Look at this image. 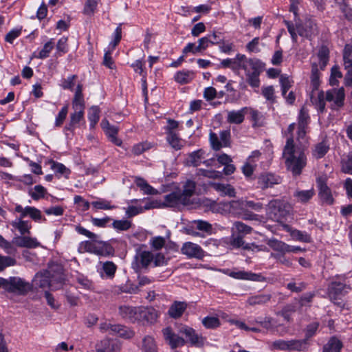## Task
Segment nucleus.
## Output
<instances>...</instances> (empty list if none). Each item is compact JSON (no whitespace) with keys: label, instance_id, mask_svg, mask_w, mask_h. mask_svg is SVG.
<instances>
[{"label":"nucleus","instance_id":"f257e3e1","mask_svg":"<svg viewBox=\"0 0 352 352\" xmlns=\"http://www.w3.org/2000/svg\"><path fill=\"white\" fill-rule=\"evenodd\" d=\"M295 127L296 124L292 123L289 125L287 131L284 133L287 137V141L283 148V157L287 169L294 176H298L301 174L302 169L307 165V157L304 148L296 146L294 144L293 132Z\"/></svg>","mask_w":352,"mask_h":352},{"label":"nucleus","instance_id":"f03ea898","mask_svg":"<svg viewBox=\"0 0 352 352\" xmlns=\"http://www.w3.org/2000/svg\"><path fill=\"white\" fill-rule=\"evenodd\" d=\"M344 98L343 87L331 89L326 93L322 91H319L317 93L312 91L311 96L312 103L320 112H323L325 109V101L331 102L332 109H338L343 106Z\"/></svg>","mask_w":352,"mask_h":352},{"label":"nucleus","instance_id":"7ed1b4c3","mask_svg":"<svg viewBox=\"0 0 352 352\" xmlns=\"http://www.w3.org/2000/svg\"><path fill=\"white\" fill-rule=\"evenodd\" d=\"M329 49L322 46L318 51L316 60H314L311 63V82L313 86V91L314 93H317L316 91L318 89L320 85V70H324L326 67L329 61Z\"/></svg>","mask_w":352,"mask_h":352},{"label":"nucleus","instance_id":"20e7f679","mask_svg":"<svg viewBox=\"0 0 352 352\" xmlns=\"http://www.w3.org/2000/svg\"><path fill=\"white\" fill-rule=\"evenodd\" d=\"M285 24L294 42L297 41V34L306 38H311L318 32L316 24L310 19L305 20L302 23H297L296 27L289 21H285Z\"/></svg>","mask_w":352,"mask_h":352},{"label":"nucleus","instance_id":"39448f33","mask_svg":"<svg viewBox=\"0 0 352 352\" xmlns=\"http://www.w3.org/2000/svg\"><path fill=\"white\" fill-rule=\"evenodd\" d=\"M290 208L287 203L279 199H274L267 206V214L274 221H281L289 214Z\"/></svg>","mask_w":352,"mask_h":352},{"label":"nucleus","instance_id":"423d86ee","mask_svg":"<svg viewBox=\"0 0 352 352\" xmlns=\"http://www.w3.org/2000/svg\"><path fill=\"white\" fill-rule=\"evenodd\" d=\"M99 329L102 333H107L111 335H118L124 338H130L133 336V332L126 327L108 322H101Z\"/></svg>","mask_w":352,"mask_h":352},{"label":"nucleus","instance_id":"0eeeda50","mask_svg":"<svg viewBox=\"0 0 352 352\" xmlns=\"http://www.w3.org/2000/svg\"><path fill=\"white\" fill-rule=\"evenodd\" d=\"M236 60L238 61L239 67H242L246 75L261 72V63L257 59H248L245 55L237 54Z\"/></svg>","mask_w":352,"mask_h":352},{"label":"nucleus","instance_id":"6e6552de","mask_svg":"<svg viewBox=\"0 0 352 352\" xmlns=\"http://www.w3.org/2000/svg\"><path fill=\"white\" fill-rule=\"evenodd\" d=\"M181 253L188 258L203 259L206 252L202 248L195 243L187 241L182 244Z\"/></svg>","mask_w":352,"mask_h":352},{"label":"nucleus","instance_id":"1a4fd4ad","mask_svg":"<svg viewBox=\"0 0 352 352\" xmlns=\"http://www.w3.org/2000/svg\"><path fill=\"white\" fill-rule=\"evenodd\" d=\"M274 349L280 350H304L307 346L306 340H278L272 343Z\"/></svg>","mask_w":352,"mask_h":352},{"label":"nucleus","instance_id":"9d476101","mask_svg":"<svg viewBox=\"0 0 352 352\" xmlns=\"http://www.w3.org/2000/svg\"><path fill=\"white\" fill-rule=\"evenodd\" d=\"M166 342L172 349L182 347L185 345L186 341L179 335L176 334L171 327H166L162 331Z\"/></svg>","mask_w":352,"mask_h":352},{"label":"nucleus","instance_id":"9b49d317","mask_svg":"<svg viewBox=\"0 0 352 352\" xmlns=\"http://www.w3.org/2000/svg\"><path fill=\"white\" fill-rule=\"evenodd\" d=\"M154 258V254L149 251H142L137 254L131 263L132 268L136 272L146 268Z\"/></svg>","mask_w":352,"mask_h":352},{"label":"nucleus","instance_id":"f8f14e48","mask_svg":"<svg viewBox=\"0 0 352 352\" xmlns=\"http://www.w3.org/2000/svg\"><path fill=\"white\" fill-rule=\"evenodd\" d=\"M179 333L184 335L187 339L186 341L190 342L192 346L201 347L204 345L205 338L196 333L192 327L184 326L180 328Z\"/></svg>","mask_w":352,"mask_h":352},{"label":"nucleus","instance_id":"ddd939ff","mask_svg":"<svg viewBox=\"0 0 352 352\" xmlns=\"http://www.w3.org/2000/svg\"><path fill=\"white\" fill-rule=\"evenodd\" d=\"M350 289V287L346 284L334 281L330 285L328 294L330 299L334 303L339 304L337 300L340 299L341 297L345 295Z\"/></svg>","mask_w":352,"mask_h":352},{"label":"nucleus","instance_id":"4468645a","mask_svg":"<svg viewBox=\"0 0 352 352\" xmlns=\"http://www.w3.org/2000/svg\"><path fill=\"white\" fill-rule=\"evenodd\" d=\"M159 316L158 311L153 307H140L138 322L153 324L157 321Z\"/></svg>","mask_w":352,"mask_h":352},{"label":"nucleus","instance_id":"2eb2a0df","mask_svg":"<svg viewBox=\"0 0 352 352\" xmlns=\"http://www.w3.org/2000/svg\"><path fill=\"white\" fill-rule=\"evenodd\" d=\"M164 204L168 207L188 206L189 204L182 193L181 190L172 192L164 196Z\"/></svg>","mask_w":352,"mask_h":352},{"label":"nucleus","instance_id":"dca6fc26","mask_svg":"<svg viewBox=\"0 0 352 352\" xmlns=\"http://www.w3.org/2000/svg\"><path fill=\"white\" fill-rule=\"evenodd\" d=\"M96 352H120V343L114 339L104 338L96 343Z\"/></svg>","mask_w":352,"mask_h":352},{"label":"nucleus","instance_id":"f3484780","mask_svg":"<svg viewBox=\"0 0 352 352\" xmlns=\"http://www.w3.org/2000/svg\"><path fill=\"white\" fill-rule=\"evenodd\" d=\"M327 177L322 175L317 178V184L319 188V195L323 202L327 204H332L333 198L330 188L327 185Z\"/></svg>","mask_w":352,"mask_h":352},{"label":"nucleus","instance_id":"a211bd4d","mask_svg":"<svg viewBox=\"0 0 352 352\" xmlns=\"http://www.w3.org/2000/svg\"><path fill=\"white\" fill-rule=\"evenodd\" d=\"M8 292L23 294L30 289V284L19 277H10L8 279Z\"/></svg>","mask_w":352,"mask_h":352},{"label":"nucleus","instance_id":"6ab92c4d","mask_svg":"<svg viewBox=\"0 0 352 352\" xmlns=\"http://www.w3.org/2000/svg\"><path fill=\"white\" fill-rule=\"evenodd\" d=\"M100 125L109 140L116 146H121L122 141L117 137L118 128L116 126L111 125L109 121L106 119L102 120Z\"/></svg>","mask_w":352,"mask_h":352},{"label":"nucleus","instance_id":"aec40b11","mask_svg":"<svg viewBox=\"0 0 352 352\" xmlns=\"http://www.w3.org/2000/svg\"><path fill=\"white\" fill-rule=\"evenodd\" d=\"M50 273L45 270L38 272L32 280V287L35 289H46L51 285Z\"/></svg>","mask_w":352,"mask_h":352},{"label":"nucleus","instance_id":"412c9836","mask_svg":"<svg viewBox=\"0 0 352 352\" xmlns=\"http://www.w3.org/2000/svg\"><path fill=\"white\" fill-rule=\"evenodd\" d=\"M229 276L235 279L247 280L261 282L264 280V277L260 274H255L251 272L242 270L232 271L229 273Z\"/></svg>","mask_w":352,"mask_h":352},{"label":"nucleus","instance_id":"4be33fe9","mask_svg":"<svg viewBox=\"0 0 352 352\" xmlns=\"http://www.w3.org/2000/svg\"><path fill=\"white\" fill-rule=\"evenodd\" d=\"M139 307H131L128 305H122L119 307V314L125 319L132 322H138Z\"/></svg>","mask_w":352,"mask_h":352},{"label":"nucleus","instance_id":"5701e85b","mask_svg":"<svg viewBox=\"0 0 352 352\" xmlns=\"http://www.w3.org/2000/svg\"><path fill=\"white\" fill-rule=\"evenodd\" d=\"M188 307L186 302L175 300L168 310V315L173 319L181 318Z\"/></svg>","mask_w":352,"mask_h":352},{"label":"nucleus","instance_id":"b1692460","mask_svg":"<svg viewBox=\"0 0 352 352\" xmlns=\"http://www.w3.org/2000/svg\"><path fill=\"white\" fill-rule=\"evenodd\" d=\"M249 108L243 107L239 110L228 111L227 122L229 124H240L245 119V116L248 113Z\"/></svg>","mask_w":352,"mask_h":352},{"label":"nucleus","instance_id":"393cba45","mask_svg":"<svg viewBox=\"0 0 352 352\" xmlns=\"http://www.w3.org/2000/svg\"><path fill=\"white\" fill-rule=\"evenodd\" d=\"M12 243L18 247L27 248H35L41 245L36 239L25 236L14 237Z\"/></svg>","mask_w":352,"mask_h":352},{"label":"nucleus","instance_id":"a878e982","mask_svg":"<svg viewBox=\"0 0 352 352\" xmlns=\"http://www.w3.org/2000/svg\"><path fill=\"white\" fill-rule=\"evenodd\" d=\"M279 182L280 178L271 173L261 174L258 179V185L262 189L271 188Z\"/></svg>","mask_w":352,"mask_h":352},{"label":"nucleus","instance_id":"bb28decb","mask_svg":"<svg viewBox=\"0 0 352 352\" xmlns=\"http://www.w3.org/2000/svg\"><path fill=\"white\" fill-rule=\"evenodd\" d=\"M207 47H208V41L206 37H202L198 40V45L195 46V43H189L184 48L183 53L186 54L189 52H192V54H197L199 52L205 50Z\"/></svg>","mask_w":352,"mask_h":352},{"label":"nucleus","instance_id":"cd10ccee","mask_svg":"<svg viewBox=\"0 0 352 352\" xmlns=\"http://www.w3.org/2000/svg\"><path fill=\"white\" fill-rule=\"evenodd\" d=\"M74 112L70 114L69 125L67 127L71 130L84 118L85 106H72Z\"/></svg>","mask_w":352,"mask_h":352},{"label":"nucleus","instance_id":"c85d7f7f","mask_svg":"<svg viewBox=\"0 0 352 352\" xmlns=\"http://www.w3.org/2000/svg\"><path fill=\"white\" fill-rule=\"evenodd\" d=\"M315 195L313 188L309 190H296L294 192V197L296 201L305 204L308 202Z\"/></svg>","mask_w":352,"mask_h":352},{"label":"nucleus","instance_id":"c756f323","mask_svg":"<svg viewBox=\"0 0 352 352\" xmlns=\"http://www.w3.org/2000/svg\"><path fill=\"white\" fill-rule=\"evenodd\" d=\"M284 228L287 232L290 233V236L293 239L305 243L311 242V237L307 232L298 230H293L288 225H284Z\"/></svg>","mask_w":352,"mask_h":352},{"label":"nucleus","instance_id":"7c9ffc66","mask_svg":"<svg viewBox=\"0 0 352 352\" xmlns=\"http://www.w3.org/2000/svg\"><path fill=\"white\" fill-rule=\"evenodd\" d=\"M195 77V73L192 71L182 70L177 72L175 75V80L180 84H186L190 82Z\"/></svg>","mask_w":352,"mask_h":352},{"label":"nucleus","instance_id":"2f4dec72","mask_svg":"<svg viewBox=\"0 0 352 352\" xmlns=\"http://www.w3.org/2000/svg\"><path fill=\"white\" fill-rule=\"evenodd\" d=\"M272 298L270 294H261L250 296L248 299V303L251 306L264 305L268 302Z\"/></svg>","mask_w":352,"mask_h":352},{"label":"nucleus","instance_id":"473e14b6","mask_svg":"<svg viewBox=\"0 0 352 352\" xmlns=\"http://www.w3.org/2000/svg\"><path fill=\"white\" fill-rule=\"evenodd\" d=\"M113 249L107 243L96 241L94 254L101 256H107L112 253Z\"/></svg>","mask_w":352,"mask_h":352},{"label":"nucleus","instance_id":"72a5a7b5","mask_svg":"<svg viewBox=\"0 0 352 352\" xmlns=\"http://www.w3.org/2000/svg\"><path fill=\"white\" fill-rule=\"evenodd\" d=\"M142 350L143 352H157V344L153 337L146 336L143 338Z\"/></svg>","mask_w":352,"mask_h":352},{"label":"nucleus","instance_id":"f704fd0d","mask_svg":"<svg viewBox=\"0 0 352 352\" xmlns=\"http://www.w3.org/2000/svg\"><path fill=\"white\" fill-rule=\"evenodd\" d=\"M267 244L274 251L279 252L284 254L287 253L288 244L276 239H269Z\"/></svg>","mask_w":352,"mask_h":352},{"label":"nucleus","instance_id":"c9c22d12","mask_svg":"<svg viewBox=\"0 0 352 352\" xmlns=\"http://www.w3.org/2000/svg\"><path fill=\"white\" fill-rule=\"evenodd\" d=\"M11 225L13 228L18 230L22 235L30 233L31 226L27 221H23L21 219H16L11 223Z\"/></svg>","mask_w":352,"mask_h":352},{"label":"nucleus","instance_id":"e433bc0d","mask_svg":"<svg viewBox=\"0 0 352 352\" xmlns=\"http://www.w3.org/2000/svg\"><path fill=\"white\" fill-rule=\"evenodd\" d=\"M166 140L171 147L177 151L180 150L184 146V140L177 133L166 135Z\"/></svg>","mask_w":352,"mask_h":352},{"label":"nucleus","instance_id":"4c0bfd02","mask_svg":"<svg viewBox=\"0 0 352 352\" xmlns=\"http://www.w3.org/2000/svg\"><path fill=\"white\" fill-rule=\"evenodd\" d=\"M212 186L217 191L221 192L223 195H228L229 197L235 196V190L230 184L213 183Z\"/></svg>","mask_w":352,"mask_h":352},{"label":"nucleus","instance_id":"58836bf2","mask_svg":"<svg viewBox=\"0 0 352 352\" xmlns=\"http://www.w3.org/2000/svg\"><path fill=\"white\" fill-rule=\"evenodd\" d=\"M153 146V144L148 141L139 142L133 146L131 153L134 155L138 156L151 149Z\"/></svg>","mask_w":352,"mask_h":352},{"label":"nucleus","instance_id":"ea45409f","mask_svg":"<svg viewBox=\"0 0 352 352\" xmlns=\"http://www.w3.org/2000/svg\"><path fill=\"white\" fill-rule=\"evenodd\" d=\"M136 185L144 192L146 195H155L157 191L150 186L146 180L142 178L138 177L135 180Z\"/></svg>","mask_w":352,"mask_h":352},{"label":"nucleus","instance_id":"a19ab883","mask_svg":"<svg viewBox=\"0 0 352 352\" xmlns=\"http://www.w3.org/2000/svg\"><path fill=\"white\" fill-rule=\"evenodd\" d=\"M329 146L324 142L315 145L312 150V155L316 159L322 158L329 151Z\"/></svg>","mask_w":352,"mask_h":352},{"label":"nucleus","instance_id":"79ce46f5","mask_svg":"<svg viewBox=\"0 0 352 352\" xmlns=\"http://www.w3.org/2000/svg\"><path fill=\"white\" fill-rule=\"evenodd\" d=\"M342 343L336 338H331L324 346L323 352H340Z\"/></svg>","mask_w":352,"mask_h":352},{"label":"nucleus","instance_id":"37998d69","mask_svg":"<svg viewBox=\"0 0 352 352\" xmlns=\"http://www.w3.org/2000/svg\"><path fill=\"white\" fill-rule=\"evenodd\" d=\"M256 322L270 331H274L278 326L274 319L271 317H265L263 319L257 320Z\"/></svg>","mask_w":352,"mask_h":352},{"label":"nucleus","instance_id":"c03bdc74","mask_svg":"<svg viewBox=\"0 0 352 352\" xmlns=\"http://www.w3.org/2000/svg\"><path fill=\"white\" fill-rule=\"evenodd\" d=\"M196 187V184L195 182L191 180H188L184 186V189L182 190V193L185 197L186 199H187L188 203L190 204V198L194 194L195 190Z\"/></svg>","mask_w":352,"mask_h":352},{"label":"nucleus","instance_id":"a18cd8bd","mask_svg":"<svg viewBox=\"0 0 352 352\" xmlns=\"http://www.w3.org/2000/svg\"><path fill=\"white\" fill-rule=\"evenodd\" d=\"M203 154L204 152L202 151V150H198L197 151L191 153L188 155V164L193 166H197L200 165L201 163V160L204 158Z\"/></svg>","mask_w":352,"mask_h":352},{"label":"nucleus","instance_id":"49530a36","mask_svg":"<svg viewBox=\"0 0 352 352\" xmlns=\"http://www.w3.org/2000/svg\"><path fill=\"white\" fill-rule=\"evenodd\" d=\"M100 109L96 106H93L89 109L88 118L90 122V128H94L100 118Z\"/></svg>","mask_w":352,"mask_h":352},{"label":"nucleus","instance_id":"de8ad7c7","mask_svg":"<svg viewBox=\"0 0 352 352\" xmlns=\"http://www.w3.org/2000/svg\"><path fill=\"white\" fill-rule=\"evenodd\" d=\"M251 231V227L240 221L234 222L232 228V232L234 234L238 233L244 235L250 233Z\"/></svg>","mask_w":352,"mask_h":352},{"label":"nucleus","instance_id":"09e8293b","mask_svg":"<svg viewBox=\"0 0 352 352\" xmlns=\"http://www.w3.org/2000/svg\"><path fill=\"white\" fill-rule=\"evenodd\" d=\"M100 0H87L85 3L83 13L86 15H92L96 12Z\"/></svg>","mask_w":352,"mask_h":352},{"label":"nucleus","instance_id":"8fccbe9b","mask_svg":"<svg viewBox=\"0 0 352 352\" xmlns=\"http://www.w3.org/2000/svg\"><path fill=\"white\" fill-rule=\"evenodd\" d=\"M72 106H85V101L82 95V85H77L74 97L72 100Z\"/></svg>","mask_w":352,"mask_h":352},{"label":"nucleus","instance_id":"3c124183","mask_svg":"<svg viewBox=\"0 0 352 352\" xmlns=\"http://www.w3.org/2000/svg\"><path fill=\"white\" fill-rule=\"evenodd\" d=\"M54 47V43L53 39H50L48 42H47L42 50L39 52L38 54L36 56L38 58L44 59L49 56L50 53L53 50Z\"/></svg>","mask_w":352,"mask_h":352},{"label":"nucleus","instance_id":"603ef678","mask_svg":"<svg viewBox=\"0 0 352 352\" xmlns=\"http://www.w3.org/2000/svg\"><path fill=\"white\" fill-rule=\"evenodd\" d=\"M51 168L54 170L55 173L60 175H64L66 178H68L71 171L64 164L52 162Z\"/></svg>","mask_w":352,"mask_h":352},{"label":"nucleus","instance_id":"864d4df0","mask_svg":"<svg viewBox=\"0 0 352 352\" xmlns=\"http://www.w3.org/2000/svg\"><path fill=\"white\" fill-rule=\"evenodd\" d=\"M46 189L41 185H36L30 191L29 194L34 200H38L44 197Z\"/></svg>","mask_w":352,"mask_h":352},{"label":"nucleus","instance_id":"5fc2aeb1","mask_svg":"<svg viewBox=\"0 0 352 352\" xmlns=\"http://www.w3.org/2000/svg\"><path fill=\"white\" fill-rule=\"evenodd\" d=\"M117 267L111 261H106L102 263V270L109 278H113L116 272Z\"/></svg>","mask_w":352,"mask_h":352},{"label":"nucleus","instance_id":"6e6d98bb","mask_svg":"<svg viewBox=\"0 0 352 352\" xmlns=\"http://www.w3.org/2000/svg\"><path fill=\"white\" fill-rule=\"evenodd\" d=\"M192 225L199 230L204 231L208 234L212 233V225L207 221L196 220L192 222Z\"/></svg>","mask_w":352,"mask_h":352},{"label":"nucleus","instance_id":"4d7b16f0","mask_svg":"<svg viewBox=\"0 0 352 352\" xmlns=\"http://www.w3.org/2000/svg\"><path fill=\"white\" fill-rule=\"evenodd\" d=\"M91 205L95 208L100 210H111L116 208L115 206H112L111 204L110 201L102 199H100L97 201H93L91 203Z\"/></svg>","mask_w":352,"mask_h":352},{"label":"nucleus","instance_id":"13d9d810","mask_svg":"<svg viewBox=\"0 0 352 352\" xmlns=\"http://www.w3.org/2000/svg\"><path fill=\"white\" fill-rule=\"evenodd\" d=\"M203 325L208 329H213L219 327L220 325V322L218 318L217 317H205L202 320Z\"/></svg>","mask_w":352,"mask_h":352},{"label":"nucleus","instance_id":"bf43d9fd","mask_svg":"<svg viewBox=\"0 0 352 352\" xmlns=\"http://www.w3.org/2000/svg\"><path fill=\"white\" fill-rule=\"evenodd\" d=\"M279 80L281 85L282 95L285 96L287 91L292 87L293 82L288 76L285 75H281Z\"/></svg>","mask_w":352,"mask_h":352},{"label":"nucleus","instance_id":"052dcab7","mask_svg":"<svg viewBox=\"0 0 352 352\" xmlns=\"http://www.w3.org/2000/svg\"><path fill=\"white\" fill-rule=\"evenodd\" d=\"M262 94L265 98L271 103L275 102L274 89L273 86H267L262 88Z\"/></svg>","mask_w":352,"mask_h":352},{"label":"nucleus","instance_id":"680f3d73","mask_svg":"<svg viewBox=\"0 0 352 352\" xmlns=\"http://www.w3.org/2000/svg\"><path fill=\"white\" fill-rule=\"evenodd\" d=\"M165 239L162 236H155L150 240V244L155 250H161L165 245Z\"/></svg>","mask_w":352,"mask_h":352},{"label":"nucleus","instance_id":"e2e57ef3","mask_svg":"<svg viewBox=\"0 0 352 352\" xmlns=\"http://www.w3.org/2000/svg\"><path fill=\"white\" fill-rule=\"evenodd\" d=\"M342 169L346 173H352V152L349 153L346 159L342 160Z\"/></svg>","mask_w":352,"mask_h":352},{"label":"nucleus","instance_id":"0e129e2a","mask_svg":"<svg viewBox=\"0 0 352 352\" xmlns=\"http://www.w3.org/2000/svg\"><path fill=\"white\" fill-rule=\"evenodd\" d=\"M113 227L118 230H127L131 226V222L127 220H115Z\"/></svg>","mask_w":352,"mask_h":352},{"label":"nucleus","instance_id":"69168bd1","mask_svg":"<svg viewBox=\"0 0 352 352\" xmlns=\"http://www.w3.org/2000/svg\"><path fill=\"white\" fill-rule=\"evenodd\" d=\"M343 59L344 65L350 66L352 65V46L346 45L343 52Z\"/></svg>","mask_w":352,"mask_h":352},{"label":"nucleus","instance_id":"338daca9","mask_svg":"<svg viewBox=\"0 0 352 352\" xmlns=\"http://www.w3.org/2000/svg\"><path fill=\"white\" fill-rule=\"evenodd\" d=\"M342 76L341 72L339 70L338 67L333 66L331 68V76L329 82L331 85L333 86L338 84V79L341 78Z\"/></svg>","mask_w":352,"mask_h":352},{"label":"nucleus","instance_id":"774afa93","mask_svg":"<svg viewBox=\"0 0 352 352\" xmlns=\"http://www.w3.org/2000/svg\"><path fill=\"white\" fill-rule=\"evenodd\" d=\"M56 50L57 53L59 56L61 55V54H65L67 52V38L63 36L61 37L56 45Z\"/></svg>","mask_w":352,"mask_h":352}]
</instances>
